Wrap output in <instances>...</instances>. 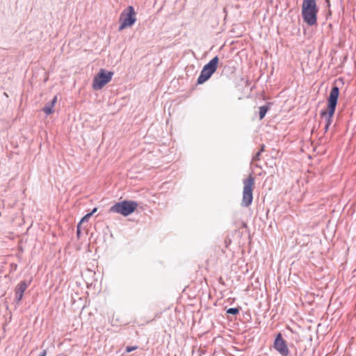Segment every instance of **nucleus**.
Here are the masks:
<instances>
[{
	"mask_svg": "<svg viewBox=\"0 0 356 356\" xmlns=\"http://www.w3.org/2000/svg\"><path fill=\"white\" fill-rule=\"evenodd\" d=\"M339 96V88L334 86L332 88L327 98V110H322L320 115L325 120V124L330 126L336 110Z\"/></svg>",
	"mask_w": 356,
	"mask_h": 356,
	"instance_id": "nucleus-1",
	"label": "nucleus"
},
{
	"mask_svg": "<svg viewBox=\"0 0 356 356\" xmlns=\"http://www.w3.org/2000/svg\"><path fill=\"white\" fill-rule=\"evenodd\" d=\"M318 8L315 0H303L302 5V17L303 21L309 26H314L317 22Z\"/></svg>",
	"mask_w": 356,
	"mask_h": 356,
	"instance_id": "nucleus-2",
	"label": "nucleus"
},
{
	"mask_svg": "<svg viewBox=\"0 0 356 356\" xmlns=\"http://www.w3.org/2000/svg\"><path fill=\"white\" fill-rule=\"evenodd\" d=\"M243 198L241 204L243 207H248L252 204L253 200L254 177L250 175L248 178L243 179Z\"/></svg>",
	"mask_w": 356,
	"mask_h": 356,
	"instance_id": "nucleus-3",
	"label": "nucleus"
},
{
	"mask_svg": "<svg viewBox=\"0 0 356 356\" xmlns=\"http://www.w3.org/2000/svg\"><path fill=\"white\" fill-rule=\"evenodd\" d=\"M137 207L138 203L135 201L123 200L113 205L110 209V211L127 216L134 212Z\"/></svg>",
	"mask_w": 356,
	"mask_h": 356,
	"instance_id": "nucleus-4",
	"label": "nucleus"
},
{
	"mask_svg": "<svg viewBox=\"0 0 356 356\" xmlns=\"http://www.w3.org/2000/svg\"><path fill=\"white\" fill-rule=\"evenodd\" d=\"M218 61L219 58L216 56L203 67L197 80V84H202L211 78L217 70Z\"/></svg>",
	"mask_w": 356,
	"mask_h": 356,
	"instance_id": "nucleus-5",
	"label": "nucleus"
},
{
	"mask_svg": "<svg viewBox=\"0 0 356 356\" xmlns=\"http://www.w3.org/2000/svg\"><path fill=\"white\" fill-rule=\"evenodd\" d=\"M136 22V13L132 6H128L120 14L119 31L133 26Z\"/></svg>",
	"mask_w": 356,
	"mask_h": 356,
	"instance_id": "nucleus-6",
	"label": "nucleus"
},
{
	"mask_svg": "<svg viewBox=\"0 0 356 356\" xmlns=\"http://www.w3.org/2000/svg\"><path fill=\"white\" fill-rule=\"evenodd\" d=\"M113 75V72H106L104 69H100L93 79L92 88L95 90H101L106 84L111 81Z\"/></svg>",
	"mask_w": 356,
	"mask_h": 356,
	"instance_id": "nucleus-7",
	"label": "nucleus"
},
{
	"mask_svg": "<svg viewBox=\"0 0 356 356\" xmlns=\"http://www.w3.org/2000/svg\"><path fill=\"white\" fill-rule=\"evenodd\" d=\"M273 348L281 356H289V350L286 341L283 339L282 335L279 332L274 340Z\"/></svg>",
	"mask_w": 356,
	"mask_h": 356,
	"instance_id": "nucleus-8",
	"label": "nucleus"
},
{
	"mask_svg": "<svg viewBox=\"0 0 356 356\" xmlns=\"http://www.w3.org/2000/svg\"><path fill=\"white\" fill-rule=\"evenodd\" d=\"M56 102L57 96H55L51 101L47 102L43 107L42 111H44V113L47 115L52 114L54 112V107Z\"/></svg>",
	"mask_w": 356,
	"mask_h": 356,
	"instance_id": "nucleus-9",
	"label": "nucleus"
},
{
	"mask_svg": "<svg viewBox=\"0 0 356 356\" xmlns=\"http://www.w3.org/2000/svg\"><path fill=\"white\" fill-rule=\"evenodd\" d=\"M31 280L21 281L15 288L17 291L22 292L24 294L28 286L30 285Z\"/></svg>",
	"mask_w": 356,
	"mask_h": 356,
	"instance_id": "nucleus-10",
	"label": "nucleus"
},
{
	"mask_svg": "<svg viewBox=\"0 0 356 356\" xmlns=\"http://www.w3.org/2000/svg\"><path fill=\"white\" fill-rule=\"evenodd\" d=\"M270 103H267V104L259 107V115L260 120H262L265 117L266 113L270 109Z\"/></svg>",
	"mask_w": 356,
	"mask_h": 356,
	"instance_id": "nucleus-11",
	"label": "nucleus"
},
{
	"mask_svg": "<svg viewBox=\"0 0 356 356\" xmlns=\"http://www.w3.org/2000/svg\"><path fill=\"white\" fill-rule=\"evenodd\" d=\"M23 296L24 294L22 293V292H19L16 289H15V300L17 303H19L22 300Z\"/></svg>",
	"mask_w": 356,
	"mask_h": 356,
	"instance_id": "nucleus-12",
	"label": "nucleus"
},
{
	"mask_svg": "<svg viewBox=\"0 0 356 356\" xmlns=\"http://www.w3.org/2000/svg\"><path fill=\"white\" fill-rule=\"evenodd\" d=\"M227 314H232V315H236L239 313L238 308L236 307H231L227 309Z\"/></svg>",
	"mask_w": 356,
	"mask_h": 356,
	"instance_id": "nucleus-13",
	"label": "nucleus"
},
{
	"mask_svg": "<svg viewBox=\"0 0 356 356\" xmlns=\"http://www.w3.org/2000/svg\"><path fill=\"white\" fill-rule=\"evenodd\" d=\"M92 216V213H88L86 215H85L79 222L80 224L83 223L85 222H88L89 218Z\"/></svg>",
	"mask_w": 356,
	"mask_h": 356,
	"instance_id": "nucleus-14",
	"label": "nucleus"
},
{
	"mask_svg": "<svg viewBox=\"0 0 356 356\" xmlns=\"http://www.w3.org/2000/svg\"><path fill=\"white\" fill-rule=\"evenodd\" d=\"M261 152H259V151L255 154V155L253 156L252 158V160L253 161H259L260 160V156H261Z\"/></svg>",
	"mask_w": 356,
	"mask_h": 356,
	"instance_id": "nucleus-15",
	"label": "nucleus"
},
{
	"mask_svg": "<svg viewBox=\"0 0 356 356\" xmlns=\"http://www.w3.org/2000/svg\"><path fill=\"white\" fill-rule=\"evenodd\" d=\"M137 346H127L126 347V353H131V351L136 350Z\"/></svg>",
	"mask_w": 356,
	"mask_h": 356,
	"instance_id": "nucleus-16",
	"label": "nucleus"
},
{
	"mask_svg": "<svg viewBox=\"0 0 356 356\" xmlns=\"http://www.w3.org/2000/svg\"><path fill=\"white\" fill-rule=\"evenodd\" d=\"M80 227H81V224L79 223L78 225H77V229H76V234H77V236L79 238L80 237V234H81V229H80Z\"/></svg>",
	"mask_w": 356,
	"mask_h": 356,
	"instance_id": "nucleus-17",
	"label": "nucleus"
},
{
	"mask_svg": "<svg viewBox=\"0 0 356 356\" xmlns=\"http://www.w3.org/2000/svg\"><path fill=\"white\" fill-rule=\"evenodd\" d=\"M47 350H43L38 356H47Z\"/></svg>",
	"mask_w": 356,
	"mask_h": 356,
	"instance_id": "nucleus-18",
	"label": "nucleus"
},
{
	"mask_svg": "<svg viewBox=\"0 0 356 356\" xmlns=\"http://www.w3.org/2000/svg\"><path fill=\"white\" fill-rule=\"evenodd\" d=\"M264 148H265V145L264 144H262L259 152L262 153L264 151Z\"/></svg>",
	"mask_w": 356,
	"mask_h": 356,
	"instance_id": "nucleus-19",
	"label": "nucleus"
},
{
	"mask_svg": "<svg viewBox=\"0 0 356 356\" xmlns=\"http://www.w3.org/2000/svg\"><path fill=\"white\" fill-rule=\"evenodd\" d=\"M329 127H330V126H327V125L325 124V127H324V132H325V133H326V132L328 131Z\"/></svg>",
	"mask_w": 356,
	"mask_h": 356,
	"instance_id": "nucleus-20",
	"label": "nucleus"
},
{
	"mask_svg": "<svg viewBox=\"0 0 356 356\" xmlns=\"http://www.w3.org/2000/svg\"><path fill=\"white\" fill-rule=\"evenodd\" d=\"M97 208H94V209H92V211L90 212V213H92V215L94 213H95V212L97 211Z\"/></svg>",
	"mask_w": 356,
	"mask_h": 356,
	"instance_id": "nucleus-21",
	"label": "nucleus"
},
{
	"mask_svg": "<svg viewBox=\"0 0 356 356\" xmlns=\"http://www.w3.org/2000/svg\"><path fill=\"white\" fill-rule=\"evenodd\" d=\"M325 2L327 3L328 7L330 6V0H325Z\"/></svg>",
	"mask_w": 356,
	"mask_h": 356,
	"instance_id": "nucleus-22",
	"label": "nucleus"
},
{
	"mask_svg": "<svg viewBox=\"0 0 356 356\" xmlns=\"http://www.w3.org/2000/svg\"><path fill=\"white\" fill-rule=\"evenodd\" d=\"M11 266H13V268H17V264H15V266H13V264H11Z\"/></svg>",
	"mask_w": 356,
	"mask_h": 356,
	"instance_id": "nucleus-23",
	"label": "nucleus"
},
{
	"mask_svg": "<svg viewBox=\"0 0 356 356\" xmlns=\"http://www.w3.org/2000/svg\"><path fill=\"white\" fill-rule=\"evenodd\" d=\"M11 266H13V268H17V264H15V266H13V264H11Z\"/></svg>",
	"mask_w": 356,
	"mask_h": 356,
	"instance_id": "nucleus-24",
	"label": "nucleus"
},
{
	"mask_svg": "<svg viewBox=\"0 0 356 356\" xmlns=\"http://www.w3.org/2000/svg\"><path fill=\"white\" fill-rule=\"evenodd\" d=\"M11 266H13V268H17V264H15V266H13V264H11Z\"/></svg>",
	"mask_w": 356,
	"mask_h": 356,
	"instance_id": "nucleus-25",
	"label": "nucleus"
}]
</instances>
